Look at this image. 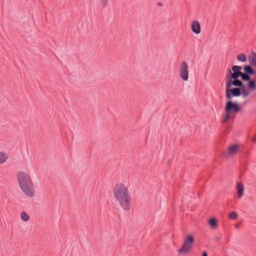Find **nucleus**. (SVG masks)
Wrapping results in <instances>:
<instances>
[{"mask_svg": "<svg viewBox=\"0 0 256 256\" xmlns=\"http://www.w3.org/2000/svg\"><path fill=\"white\" fill-rule=\"evenodd\" d=\"M194 244V236L189 234L186 236L183 241L181 248L178 250V252L180 254L188 253L192 248Z\"/></svg>", "mask_w": 256, "mask_h": 256, "instance_id": "nucleus-5", "label": "nucleus"}, {"mask_svg": "<svg viewBox=\"0 0 256 256\" xmlns=\"http://www.w3.org/2000/svg\"><path fill=\"white\" fill-rule=\"evenodd\" d=\"M240 150V146L238 144H232L230 145L226 152L224 153V156L226 158H229L236 155Z\"/></svg>", "mask_w": 256, "mask_h": 256, "instance_id": "nucleus-8", "label": "nucleus"}, {"mask_svg": "<svg viewBox=\"0 0 256 256\" xmlns=\"http://www.w3.org/2000/svg\"><path fill=\"white\" fill-rule=\"evenodd\" d=\"M180 78L184 80H188V65L185 62H183L180 68Z\"/></svg>", "mask_w": 256, "mask_h": 256, "instance_id": "nucleus-9", "label": "nucleus"}, {"mask_svg": "<svg viewBox=\"0 0 256 256\" xmlns=\"http://www.w3.org/2000/svg\"><path fill=\"white\" fill-rule=\"evenodd\" d=\"M234 86L236 88H226V96H248L249 92L246 89V86L242 82V84H235Z\"/></svg>", "mask_w": 256, "mask_h": 256, "instance_id": "nucleus-4", "label": "nucleus"}, {"mask_svg": "<svg viewBox=\"0 0 256 256\" xmlns=\"http://www.w3.org/2000/svg\"><path fill=\"white\" fill-rule=\"evenodd\" d=\"M239 226H240V225H239V224H235V225H234V226H235V227H236V228H238Z\"/></svg>", "mask_w": 256, "mask_h": 256, "instance_id": "nucleus-23", "label": "nucleus"}, {"mask_svg": "<svg viewBox=\"0 0 256 256\" xmlns=\"http://www.w3.org/2000/svg\"><path fill=\"white\" fill-rule=\"evenodd\" d=\"M112 192L120 206L125 210H130L131 198L128 187L122 182H118L114 186Z\"/></svg>", "mask_w": 256, "mask_h": 256, "instance_id": "nucleus-1", "label": "nucleus"}, {"mask_svg": "<svg viewBox=\"0 0 256 256\" xmlns=\"http://www.w3.org/2000/svg\"><path fill=\"white\" fill-rule=\"evenodd\" d=\"M236 190L237 197L238 198H242L244 194V186L240 182H238L236 186Z\"/></svg>", "mask_w": 256, "mask_h": 256, "instance_id": "nucleus-10", "label": "nucleus"}, {"mask_svg": "<svg viewBox=\"0 0 256 256\" xmlns=\"http://www.w3.org/2000/svg\"><path fill=\"white\" fill-rule=\"evenodd\" d=\"M191 28L192 32L196 34L200 32V24L198 21H194L192 22Z\"/></svg>", "mask_w": 256, "mask_h": 256, "instance_id": "nucleus-12", "label": "nucleus"}, {"mask_svg": "<svg viewBox=\"0 0 256 256\" xmlns=\"http://www.w3.org/2000/svg\"><path fill=\"white\" fill-rule=\"evenodd\" d=\"M208 224L213 229L216 228L218 226V220L214 218H210L209 220Z\"/></svg>", "mask_w": 256, "mask_h": 256, "instance_id": "nucleus-15", "label": "nucleus"}, {"mask_svg": "<svg viewBox=\"0 0 256 256\" xmlns=\"http://www.w3.org/2000/svg\"><path fill=\"white\" fill-rule=\"evenodd\" d=\"M237 60L241 62H246V57L244 54L240 53L237 56Z\"/></svg>", "mask_w": 256, "mask_h": 256, "instance_id": "nucleus-17", "label": "nucleus"}, {"mask_svg": "<svg viewBox=\"0 0 256 256\" xmlns=\"http://www.w3.org/2000/svg\"><path fill=\"white\" fill-rule=\"evenodd\" d=\"M253 66L245 65L244 66L242 72V80H248L251 78V76L256 74V70L252 68Z\"/></svg>", "mask_w": 256, "mask_h": 256, "instance_id": "nucleus-6", "label": "nucleus"}, {"mask_svg": "<svg viewBox=\"0 0 256 256\" xmlns=\"http://www.w3.org/2000/svg\"><path fill=\"white\" fill-rule=\"evenodd\" d=\"M20 217L22 220L24 222H27L30 219V216L29 214H28L25 211H22L20 214Z\"/></svg>", "mask_w": 256, "mask_h": 256, "instance_id": "nucleus-14", "label": "nucleus"}, {"mask_svg": "<svg viewBox=\"0 0 256 256\" xmlns=\"http://www.w3.org/2000/svg\"><path fill=\"white\" fill-rule=\"evenodd\" d=\"M16 178L22 192L29 198L34 197L36 190L30 174L25 171H20L16 174Z\"/></svg>", "mask_w": 256, "mask_h": 256, "instance_id": "nucleus-2", "label": "nucleus"}, {"mask_svg": "<svg viewBox=\"0 0 256 256\" xmlns=\"http://www.w3.org/2000/svg\"><path fill=\"white\" fill-rule=\"evenodd\" d=\"M108 2V0H102V4L103 7L106 6Z\"/></svg>", "mask_w": 256, "mask_h": 256, "instance_id": "nucleus-20", "label": "nucleus"}, {"mask_svg": "<svg viewBox=\"0 0 256 256\" xmlns=\"http://www.w3.org/2000/svg\"><path fill=\"white\" fill-rule=\"evenodd\" d=\"M248 82L247 87L251 90H256V78H250V80H242V82Z\"/></svg>", "mask_w": 256, "mask_h": 256, "instance_id": "nucleus-11", "label": "nucleus"}, {"mask_svg": "<svg viewBox=\"0 0 256 256\" xmlns=\"http://www.w3.org/2000/svg\"><path fill=\"white\" fill-rule=\"evenodd\" d=\"M228 217L231 220H236L238 218V214L235 212H232L230 213Z\"/></svg>", "mask_w": 256, "mask_h": 256, "instance_id": "nucleus-18", "label": "nucleus"}, {"mask_svg": "<svg viewBox=\"0 0 256 256\" xmlns=\"http://www.w3.org/2000/svg\"><path fill=\"white\" fill-rule=\"evenodd\" d=\"M253 142H256V136H254L250 138Z\"/></svg>", "mask_w": 256, "mask_h": 256, "instance_id": "nucleus-21", "label": "nucleus"}, {"mask_svg": "<svg viewBox=\"0 0 256 256\" xmlns=\"http://www.w3.org/2000/svg\"><path fill=\"white\" fill-rule=\"evenodd\" d=\"M202 256H208L207 252H204Z\"/></svg>", "mask_w": 256, "mask_h": 256, "instance_id": "nucleus-22", "label": "nucleus"}, {"mask_svg": "<svg viewBox=\"0 0 256 256\" xmlns=\"http://www.w3.org/2000/svg\"><path fill=\"white\" fill-rule=\"evenodd\" d=\"M225 110L226 112L234 114L240 110V106L237 102L229 100L226 102Z\"/></svg>", "mask_w": 256, "mask_h": 256, "instance_id": "nucleus-7", "label": "nucleus"}, {"mask_svg": "<svg viewBox=\"0 0 256 256\" xmlns=\"http://www.w3.org/2000/svg\"><path fill=\"white\" fill-rule=\"evenodd\" d=\"M250 66H256V52L254 51L251 52V54L248 57Z\"/></svg>", "mask_w": 256, "mask_h": 256, "instance_id": "nucleus-13", "label": "nucleus"}, {"mask_svg": "<svg viewBox=\"0 0 256 256\" xmlns=\"http://www.w3.org/2000/svg\"><path fill=\"white\" fill-rule=\"evenodd\" d=\"M230 114L229 112H226V114L224 116V119L222 120V123H225L230 118Z\"/></svg>", "mask_w": 256, "mask_h": 256, "instance_id": "nucleus-19", "label": "nucleus"}, {"mask_svg": "<svg viewBox=\"0 0 256 256\" xmlns=\"http://www.w3.org/2000/svg\"><path fill=\"white\" fill-rule=\"evenodd\" d=\"M242 68L239 66H233L232 70L227 68L226 76V88H229L235 84H242Z\"/></svg>", "mask_w": 256, "mask_h": 256, "instance_id": "nucleus-3", "label": "nucleus"}, {"mask_svg": "<svg viewBox=\"0 0 256 256\" xmlns=\"http://www.w3.org/2000/svg\"><path fill=\"white\" fill-rule=\"evenodd\" d=\"M157 4H158V5L160 6H162V4L161 2H158Z\"/></svg>", "mask_w": 256, "mask_h": 256, "instance_id": "nucleus-24", "label": "nucleus"}, {"mask_svg": "<svg viewBox=\"0 0 256 256\" xmlns=\"http://www.w3.org/2000/svg\"><path fill=\"white\" fill-rule=\"evenodd\" d=\"M8 158V154L4 152H0V164L4 163Z\"/></svg>", "mask_w": 256, "mask_h": 256, "instance_id": "nucleus-16", "label": "nucleus"}]
</instances>
